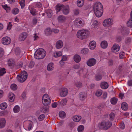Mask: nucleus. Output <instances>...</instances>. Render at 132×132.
Here are the masks:
<instances>
[{
    "instance_id": "obj_46",
    "label": "nucleus",
    "mask_w": 132,
    "mask_h": 132,
    "mask_svg": "<svg viewBox=\"0 0 132 132\" xmlns=\"http://www.w3.org/2000/svg\"><path fill=\"white\" fill-rule=\"evenodd\" d=\"M19 3L22 8H23L25 5V0H21L19 2Z\"/></svg>"
},
{
    "instance_id": "obj_54",
    "label": "nucleus",
    "mask_w": 132,
    "mask_h": 132,
    "mask_svg": "<svg viewBox=\"0 0 132 132\" xmlns=\"http://www.w3.org/2000/svg\"><path fill=\"white\" fill-rule=\"evenodd\" d=\"M31 13L33 15H35L36 14V11L35 9H32L30 10Z\"/></svg>"
},
{
    "instance_id": "obj_42",
    "label": "nucleus",
    "mask_w": 132,
    "mask_h": 132,
    "mask_svg": "<svg viewBox=\"0 0 132 132\" xmlns=\"http://www.w3.org/2000/svg\"><path fill=\"white\" fill-rule=\"evenodd\" d=\"M89 50L87 48H84L81 51V53H82L86 54L88 51Z\"/></svg>"
},
{
    "instance_id": "obj_49",
    "label": "nucleus",
    "mask_w": 132,
    "mask_h": 132,
    "mask_svg": "<svg viewBox=\"0 0 132 132\" xmlns=\"http://www.w3.org/2000/svg\"><path fill=\"white\" fill-rule=\"evenodd\" d=\"M109 117L110 120H113L114 119L115 117V114L113 113H110L109 115Z\"/></svg>"
},
{
    "instance_id": "obj_33",
    "label": "nucleus",
    "mask_w": 132,
    "mask_h": 132,
    "mask_svg": "<svg viewBox=\"0 0 132 132\" xmlns=\"http://www.w3.org/2000/svg\"><path fill=\"white\" fill-rule=\"evenodd\" d=\"M45 12L49 18H51L52 15V11L51 10H46Z\"/></svg>"
},
{
    "instance_id": "obj_63",
    "label": "nucleus",
    "mask_w": 132,
    "mask_h": 132,
    "mask_svg": "<svg viewBox=\"0 0 132 132\" xmlns=\"http://www.w3.org/2000/svg\"><path fill=\"white\" fill-rule=\"evenodd\" d=\"M67 56L63 55L62 57V58L61 60L65 61L67 60Z\"/></svg>"
},
{
    "instance_id": "obj_34",
    "label": "nucleus",
    "mask_w": 132,
    "mask_h": 132,
    "mask_svg": "<svg viewBox=\"0 0 132 132\" xmlns=\"http://www.w3.org/2000/svg\"><path fill=\"white\" fill-rule=\"evenodd\" d=\"M20 108L18 105H15L13 109V111L14 113H16L20 111Z\"/></svg>"
},
{
    "instance_id": "obj_19",
    "label": "nucleus",
    "mask_w": 132,
    "mask_h": 132,
    "mask_svg": "<svg viewBox=\"0 0 132 132\" xmlns=\"http://www.w3.org/2000/svg\"><path fill=\"white\" fill-rule=\"evenodd\" d=\"M63 12L64 14H67L69 12V6L67 5L65 6H63V7L62 9Z\"/></svg>"
},
{
    "instance_id": "obj_44",
    "label": "nucleus",
    "mask_w": 132,
    "mask_h": 132,
    "mask_svg": "<svg viewBox=\"0 0 132 132\" xmlns=\"http://www.w3.org/2000/svg\"><path fill=\"white\" fill-rule=\"evenodd\" d=\"M11 88L13 90H15L17 89V86L16 84H12L11 85Z\"/></svg>"
},
{
    "instance_id": "obj_8",
    "label": "nucleus",
    "mask_w": 132,
    "mask_h": 132,
    "mask_svg": "<svg viewBox=\"0 0 132 132\" xmlns=\"http://www.w3.org/2000/svg\"><path fill=\"white\" fill-rule=\"evenodd\" d=\"M103 25L105 27H111L113 24V20L110 18L105 19L103 22Z\"/></svg>"
},
{
    "instance_id": "obj_15",
    "label": "nucleus",
    "mask_w": 132,
    "mask_h": 132,
    "mask_svg": "<svg viewBox=\"0 0 132 132\" xmlns=\"http://www.w3.org/2000/svg\"><path fill=\"white\" fill-rule=\"evenodd\" d=\"M63 45V43L62 40H59L57 41L55 44V47L57 49L62 48Z\"/></svg>"
},
{
    "instance_id": "obj_10",
    "label": "nucleus",
    "mask_w": 132,
    "mask_h": 132,
    "mask_svg": "<svg viewBox=\"0 0 132 132\" xmlns=\"http://www.w3.org/2000/svg\"><path fill=\"white\" fill-rule=\"evenodd\" d=\"M11 39L9 37L6 36L3 37L2 39V43L4 45H7L11 42Z\"/></svg>"
},
{
    "instance_id": "obj_36",
    "label": "nucleus",
    "mask_w": 132,
    "mask_h": 132,
    "mask_svg": "<svg viewBox=\"0 0 132 132\" xmlns=\"http://www.w3.org/2000/svg\"><path fill=\"white\" fill-rule=\"evenodd\" d=\"M6 10L7 12H10L11 9L9 6H8L7 5L5 4L4 5L2 6Z\"/></svg>"
},
{
    "instance_id": "obj_48",
    "label": "nucleus",
    "mask_w": 132,
    "mask_h": 132,
    "mask_svg": "<svg viewBox=\"0 0 132 132\" xmlns=\"http://www.w3.org/2000/svg\"><path fill=\"white\" fill-rule=\"evenodd\" d=\"M86 94L85 93H80L79 94V96H80V98L81 100H83V98H84V97L86 96Z\"/></svg>"
},
{
    "instance_id": "obj_22",
    "label": "nucleus",
    "mask_w": 132,
    "mask_h": 132,
    "mask_svg": "<svg viewBox=\"0 0 132 132\" xmlns=\"http://www.w3.org/2000/svg\"><path fill=\"white\" fill-rule=\"evenodd\" d=\"M108 43L105 40L102 41L100 45L101 47L103 49L106 48L108 46Z\"/></svg>"
},
{
    "instance_id": "obj_1",
    "label": "nucleus",
    "mask_w": 132,
    "mask_h": 132,
    "mask_svg": "<svg viewBox=\"0 0 132 132\" xmlns=\"http://www.w3.org/2000/svg\"><path fill=\"white\" fill-rule=\"evenodd\" d=\"M94 13L97 17H100L102 15L103 13V8L102 5L100 2L95 3L93 6Z\"/></svg>"
},
{
    "instance_id": "obj_58",
    "label": "nucleus",
    "mask_w": 132,
    "mask_h": 132,
    "mask_svg": "<svg viewBox=\"0 0 132 132\" xmlns=\"http://www.w3.org/2000/svg\"><path fill=\"white\" fill-rule=\"evenodd\" d=\"M125 126L124 123H122L120 124V128L121 129H123L125 128Z\"/></svg>"
},
{
    "instance_id": "obj_26",
    "label": "nucleus",
    "mask_w": 132,
    "mask_h": 132,
    "mask_svg": "<svg viewBox=\"0 0 132 132\" xmlns=\"http://www.w3.org/2000/svg\"><path fill=\"white\" fill-rule=\"evenodd\" d=\"M54 68V64L51 62L48 64L47 67V70L49 71L53 70Z\"/></svg>"
},
{
    "instance_id": "obj_2",
    "label": "nucleus",
    "mask_w": 132,
    "mask_h": 132,
    "mask_svg": "<svg viewBox=\"0 0 132 132\" xmlns=\"http://www.w3.org/2000/svg\"><path fill=\"white\" fill-rule=\"evenodd\" d=\"M90 31L87 29H83L79 30L76 34L77 37L79 39L83 40L88 38L89 36Z\"/></svg>"
},
{
    "instance_id": "obj_30",
    "label": "nucleus",
    "mask_w": 132,
    "mask_h": 132,
    "mask_svg": "<svg viewBox=\"0 0 132 132\" xmlns=\"http://www.w3.org/2000/svg\"><path fill=\"white\" fill-rule=\"evenodd\" d=\"M84 0H78L77 2V5L79 7H82L84 4Z\"/></svg>"
},
{
    "instance_id": "obj_35",
    "label": "nucleus",
    "mask_w": 132,
    "mask_h": 132,
    "mask_svg": "<svg viewBox=\"0 0 132 132\" xmlns=\"http://www.w3.org/2000/svg\"><path fill=\"white\" fill-rule=\"evenodd\" d=\"M59 115L61 118H63L65 117L66 114L64 111H60L59 113Z\"/></svg>"
},
{
    "instance_id": "obj_39",
    "label": "nucleus",
    "mask_w": 132,
    "mask_h": 132,
    "mask_svg": "<svg viewBox=\"0 0 132 132\" xmlns=\"http://www.w3.org/2000/svg\"><path fill=\"white\" fill-rule=\"evenodd\" d=\"M63 6L60 4L57 5L56 7V10L57 12L61 10L62 9Z\"/></svg>"
},
{
    "instance_id": "obj_9",
    "label": "nucleus",
    "mask_w": 132,
    "mask_h": 132,
    "mask_svg": "<svg viewBox=\"0 0 132 132\" xmlns=\"http://www.w3.org/2000/svg\"><path fill=\"white\" fill-rule=\"evenodd\" d=\"M23 125L26 129L28 130H31L33 126L32 122L29 120H27L24 121Z\"/></svg>"
},
{
    "instance_id": "obj_25",
    "label": "nucleus",
    "mask_w": 132,
    "mask_h": 132,
    "mask_svg": "<svg viewBox=\"0 0 132 132\" xmlns=\"http://www.w3.org/2000/svg\"><path fill=\"white\" fill-rule=\"evenodd\" d=\"M15 54L18 58L21 57L22 54L21 53L20 50L19 48H16L15 50Z\"/></svg>"
},
{
    "instance_id": "obj_47",
    "label": "nucleus",
    "mask_w": 132,
    "mask_h": 132,
    "mask_svg": "<svg viewBox=\"0 0 132 132\" xmlns=\"http://www.w3.org/2000/svg\"><path fill=\"white\" fill-rule=\"evenodd\" d=\"M102 78V76L99 74L96 75L95 77V78L97 80H101Z\"/></svg>"
},
{
    "instance_id": "obj_60",
    "label": "nucleus",
    "mask_w": 132,
    "mask_h": 132,
    "mask_svg": "<svg viewBox=\"0 0 132 132\" xmlns=\"http://www.w3.org/2000/svg\"><path fill=\"white\" fill-rule=\"evenodd\" d=\"M124 53L123 52H120L119 54V57L120 59H122L124 56Z\"/></svg>"
},
{
    "instance_id": "obj_56",
    "label": "nucleus",
    "mask_w": 132,
    "mask_h": 132,
    "mask_svg": "<svg viewBox=\"0 0 132 132\" xmlns=\"http://www.w3.org/2000/svg\"><path fill=\"white\" fill-rule=\"evenodd\" d=\"M34 63L33 61L31 62L29 64V67L30 68H32L34 66Z\"/></svg>"
},
{
    "instance_id": "obj_4",
    "label": "nucleus",
    "mask_w": 132,
    "mask_h": 132,
    "mask_svg": "<svg viewBox=\"0 0 132 132\" xmlns=\"http://www.w3.org/2000/svg\"><path fill=\"white\" fill-rule=\"evenodd\" d=\"M112 125V123L111 122L108 121L106 122L105 121H103L99 123L98 126L100 129L107 130L110 128Z\"/></svg>"
},
{
    "instance_id": "obj_50",
    "label": "nucleus",
    "mask_w": 132,
    "mask_h": 132,
    "mask_svg": "<svg viewBox=\"0 0 132 132\" xmlns=\"http://www.w3.org/2000/svg\"><path fill=\"white\" fill-rule=\"evenodd\" d=\"M75 86L78 87H80L82 86V84L80 82H77L75 84Z\"/></svg>"
},
{
    "instance_id": "obj_13",
    "label": "nucleus",
    "mask_w": 132,
    "mask_h": 132,
    "mask_svg": "<svg viewBox=\"0 0 132 132\" xmlns=\"http://www.w3.org/2000/svg\"><path fill=\"white\" fill-rule=\"evenodd\" d=\"M27 36V34L26 32H23L21 33L19 35V40L21 41H23L26 39Z\"/></svg>"
},
{
    "instance_id": "obj_12",
    "label": "nucleus",
    "mask_w": 132,
    "mask_h": 132,
    "mask_svg": "<svg viewBox=\"0 0 132 132\" xmlns=\"http://www.w3.org/2000/svg\"><path fill=\"white\" fill-rule=\"evenodd\" d=\"M96 46V43L95 40H92L89 42L88 47L91 50H93L95 48Z\"/></svg>"
},
{
    "instance_id": "obj_3",
    "label": "nucleus",
    "mask_w": 132,
    "mask_h": 132,
    "mask_svg": "<svg viewBox=\"0 0 132 132\" xmlns=\"http://www.w3.org/2000/svg\"><path fill=\"white\" fill-rule=\"evenodd\" d=\"M46 54V52L43 49L40 48L38 49L35 52L34 57L37 59H42L45 56Z\"/></svg>"
},
{
    "instance_id": "obj_61",
    "label": "nucleus",
    "mask_w": 132,
    "mask_h": 132,
    "mask_svg": "<svg viewBox=\"0 0 132 132\" xmlns=\"http://www.w3.org/2000/svg\"><path fill=\"white\" fill-rule=\"evenodd\" d=\"M4 51L3 49L0 48V57L2 56L4 54Z\"/></svg>"
},
{
    "instance_id": "obj_16",
    "label": "nucleus",
    "mask_w": 132,
    "mask_h": 132,
    "mask_svg": "<svg viewBox=\"0 0 132 132\" xmlns=\"http://www.w3.org/2000/svg\"><path fill=\"white\" fill-rule=\"evenodd\" d=\"M120 49V47L119 45L117 44H115L113 45L111 50L113 52L116 53L119 51Z\"/></svg>"
},
{
    "instance_id": "obj_18",
    "label": "nucleus",
    "mask_w": 132,
    "mask_h": 132,
    "mask_svg": "<svg viewBox=\"0 0 132 132\" xmlns=\"http://www.w3.org/2000/svg\"><path fill=\"white\" fill-rule=\"evenodd\" d=\"M6 123V120L4 118H0V128H4L5 125Z\"/></svg>"
},
{
    "instance_id": "obj_53",
    "label": "nucleus",
    "mask_w": 132,
    "mask_h": 132,
    "mask_svg": "<svg viewBox=\"0 0 132 132\" xmlns=\"http://www.w3.org/2000/svg\"><path fill=\"white\" fill-rule=\"evenodd\" d=\"M12 24L11 22H9L7 24V29L8 30H10L12 27Z\"/></svg>"
},
{
    "instance_id": "obj_55",
    "label": "nucleus",
    "mask_w": 132,
    "mask_h": 132,
    "mask_svg": "<svg viewBox=\"0 0 132 132\" xmlns=\"http://www.w3.org/2000/svg\"><path fill=\"white\" fill-rule=\"evenodd\" d=\"M7 114V112L6 111H2L0 112V116H4Z\"/></svg>"
},
{
    "instance_id": "obj_41",
    "label": "nucleus",
    "mask_w": 132,
    "mask_h": 132,
    "mask_svg": "<svg viewBox=\"0 0 132 132\" xmlns=\"http://www.w3.org/2000/svg\"><path fill=\"white\" fill-rule=\"evenodd\" d=\"M19 12V9L17 8L13 9L12 11V12L14 14L16 15L18 14Z\"/></svg>"
},
{
    "instance_id": "obj_43",
    "label": "nucleus",
    "mask_w": 132,
    "mask_h": 132,
    "mask_svg": "<svg viewBox=\"0 0 132 132\" xmlns=\"http://www.w3.org/2000/svg\"><path fill=\"white\" fill-rule=\"evenodd\" d=\"M127 26L129 27H132V20L131 19L127 22Z\"/></svg>"
},
{
    "instance_id": "obj_14",
    "label": "nucleus",
    "mask_w": 132,
    "mask_h": 132,
    "mask_svg": "<svg viewBox=\"0 0 132 132\" xmlns=\"http://www.w3.org/2000/svg\"><path fill=\"white\" fill-rule=\"evenodd\" d=\"M68 92V91L67 88H63L61 89L60 95L61 97H64L67 95Z\"/></svg>"
},
{
    "instance_id": "obj_37",
    "label": "nucleus",
    "mask_w": 132,
    "mask_h": 132,
    "mask_svg": "<svg viewBox=\"0 0 132 132\" xmlns=\"http://www.w3.org/2000/svg\"><path fill=\"white\" fill-rule=\"evenodd\" d=\"M118 101V99L115 97H113L111 99V103L113 105H114L116 104Z\"/></svg>"
},
{
    "instance_id": "obj_57",
    "label": "nucleus",
    "mask_w": 132,
    "mask_h": 132,
    "mask_svg": "<svg viewBox=\"0 0 132 132\" xmlns=\"http://www.w3.org/2000/svg\"><path fill=\"white\" fill-rule=\"evenodd\" d=\"M74 14L76 15H78L79 13V10L78 9H75L74 12Z\"/></svg>"
},
{
    "instance_id": "obj_7",
    "label": "nucleus",
    "mask_w": 132,
    "mask_h": 132,
    "mask_svg": "<svg viewBox=\"0 0 132 132\" xmlns=\"http://www.w3.org/2000/svg\"><path fill=\"white\" fill-rule=\"evenodd\" d=\"M51 102V100L48 96L46 94H44L42 98V103L45 105H49Z\"/></svg>"
},
{
    "instance_id": "obj_32",
    "label": "nucleus",
    "mask_w": 132,
    "mask_h": 132,
    "mask_svg": "<svg viewBox=\"0 0 132 132\" xmlns=\"http://www.w3.org/2000/svg\"><path fill=\"white\" fill-rule=\"evenodd\" d=\"M121 107L123 110H126L128 109V106L127 104L125 102H123L121 104Z\"/></svg>"
},
{
    "instance_id": "obj_29",
    "label": "nucleus",
    "mask_w": 132,
    "mask_h": 132,
    "mask_svg": "<svg viewBox=\"0 0 132 132\" xmlns=\"http://www.w3.org/2000/svg\"><path fill=\"white\" fill-rule=\"evenodd\" d=\"M98 25V22L96 20L94 21L91 26L92 28H97Z\"/></svg>"
},
{
    "instance_id": "obj_23",
    "label": "nucleus",
    "mask_w": 132,
    "mask_h": 132,
    "mask_svg": "<svg viewBox=\"0 0 132 132\" xmlns=\"http://www.w3.org/2000/svg\"><path fill=\"white\" fill-rule=\"evenodd\" d=\"M81 119V117L80 116L75 115L73 117V121L76 122H79Z\"/></svg>"
},
{
    "instance_id": "obj_20",
    "label": "nucleus",
    "mask_w": 132,
    "mask_h": 132,
    "mask_svg": "<svg viewBox=\"0 0 132 132\" xmlns=\"http://www.w3.org/2000/svg\"><path fill=\"white\" fill-rule=\"evenodd\" d=\"M8 98L9 101L11 102H13L15 98V96L13 93H10L9 94Z\"/></svg>"
},
{
    "instance_id": "obj_38",
    "label": "nucleus",
    "mask_w": 132,
    "mask_h": 132,
    "mask_svg": "<svg viewBox=\"0 0 132 132\" xmlns=\"http://www.w3.org/2000/svg\"><path fill=\"white\" fill-rule=\"evenodd\" d=\"M44 32L45 34L48 35L51 34L52 30L50 28H48L45 30Z\"/></svg>"
},
{
    "instance_id": "obj_40",
    "label": "nucleus",
    "mask_w": 132,
    "mask_h": 132,
    "mask_svg": "<svg viewBox=\"0 0 132 132\" xmlns=\"http://www.w3.org/2000/svg\"><path fill=\"white\" fill-rule=\"evenodd\" d=\"M102 91L101 90H98L96 91L95 95L97 96H100L102 94Z\"/></svg>"
},
{
    "instance_id": "obj_31",
    "label": "nucleus",
    "mask_w": 132,
    "mask_h": 132,
    "mask_svg": "<svg viewBox=\"0 0 132 132\" xmlns=\"http://www.w3.org/2000/svg\"><path fill=\"white\" fill-rule=\"evenodd\" d=\"M84 126L82 125H79L77 128L78 132H83L84 129Z\"/></svg>"
},
{
    "instance_id": "obj_11",
    "label": "nucleus",
    "mask_w": 132,
    "mask_h": 132,
    "mask_svg": "<svg viewBox=\"0 0 132 132\" xmlns=\"http://www.w3.org/2000/svg\"><path fill=\"white\" fill-rule=\"evenodd\" d=\"M96 62V60L94 58H92L89 59L87 62V65L90 67L94 65Z\"/></svg>"
},
{
    "instance_id": "obj_24",
    "label": "nucleus",
    "mask_w": 132,
    "mask_h": 132,
    "mask_svg": "<svg viewBox=\"0 0 132 132\" xmlns=\"http://www.w3.org/2000/svg\"><path fill=\"white\" fill-rule=\"evenodd\" d=\"M101 86L102 89H105L108 88L109 87V85L107 82H103L101 83Z\"/></svg>"
},
{
    "instance_id": "obj_27",
    "label": "nucleus",
    "mask_w": 132,
    "mask_h": 132,
    "mask_svg": "<svg viewBox=\"0 0 132 132\" xmlns=\"http://www.w3.org/2000/svg\"><path fill=\"white\" fill-rule=\"evenodd\" d=\"M65 18L63 15H60L57 18L58 21L59 22H63L65 21Z\"/></svg>"
},
{
    "instance_id": "obj_64",
    "label": "nucleus",
    "mask_w": 132,
    "mask_h": 132,
    "mask_svg": "<svg viewBox=\"0 0 132 132\" xmlns=\"http://www.w3.org/2000/svg\"><path fill=\"white\" fill-rule=\"evenodd\" d=\"M80 66L78 64L75 65L73 66V68L75 69H78L79 68Z\"/></svg>"
},
{
    "instance_id": "obj_21",
    "label": "nucleus",
    "mask_w": 132,
    "mask_h": 132,
    "mask_svg": "<svg viewBox=\"0 0 132 132\" xmlns=\"http://www.w3.org/2000/svg\"><path fill=\"white\" fill-rule=\"evenodd\" d=\"M73 59L76 62L78 63L80 62V61L81 58L79 55L76 54L74 56Z\"/></svg>"
},
{
    "instance_id": "obj_28",
    "label": "nucleus",
    "mask_w": 132,
    "mask_h": 132,
    "mask_svg": "<svg viewBox=\"0 0 132 132\" xmlns=\"http://www.w3.org/2000/svg\"><path fill=\"white\" fill-rule=\"evenodd\" d=\"M7 107V104L6 102H3L0 104V109L2 110H4Z\"/></svg>"
},
{
    "instance_id": "obj_6",
    "label": "nucleus",
    "mask_w": 132,
    "mask_h": 132,
    "mask_svg": "<svg viewBox=\"0 0 132 132\" xmlns=\"http://www.w3.org/2000/svg\"><path fill=\"white\" fill-rule=\"evenodd\" d=\"M74 25L78 27H83L85 24L84 21L79 18H76L73 21Z\"/></svg>"
},
{
    "instance_id": "obj_62",
    "label": "nucleus",
    "mask_w": 132,
    "mask_h": 132,
    "mask_svg": "<svg viewBox=\"0 0 132 132\" xmlns=\"http://www.w3.org/2000/svg\"><path fill=\"white\" fill-rule=\"evenodd\" d=\"M30 120H31L30 121H31L33 123V122H36V119L35 118L31 117L30 118Z\"/></svg>"
},
{
    "instance_id": "obj_51",
    "label": "nucleus",
    "mask_w": 132,
    "mask_h": 132,
    "mask_svg": "<svg viewBox=\"0 0 132 132\" xmlns=\"http://www.w3.org/2000/svg\"><path fill=\"white\" fill-rule=\"evenodd\" d=\"M67 102V100L66 99H64L62 100L61 102V104L62 105H65Z\"/></svg>"
},
{
    "instance_id": "obj_52",
    "label": "nucleus",
    "mask_w": 132,
    "mask_h": 132,
    "mask_svg": "<svg viewBox=\"0 0 132 132\" xmlns=\"http://www.w3.org/2000/svg\"><path fill=\"white\" fill-rule=\"evenodd\" d=\"M45 115L42 114L39 116L38 118V119L39 120L41 121L43 120L45 118Z\"/></svg>"
},
{
    "instance_id": "obj_45",
    "label": "nucleus",
    "mask_w": 132,
    "mask_h": 132,
    "mask_svg": "<svg viewBox=\"0 0 132 132\" xmlns=\"http://www.w3.org/2000/svg\"><path fill=\"white\" fill-rule=\"evenodd\" d=\"M6 73L5 69L3 68L0 69V76H3Z\"/></svg>"
},
{
    "instance_id": "obj_5",
    "label": "nucleus",
    "mask_w": 132,
    "mask_h": 132,
    "mask_svg": "<svg viewBox=\"0 0 132 132\" xmlns=\"http://www.w3.org/2000/svg\"><path fill=\"white\" fill-rule=\"evenodd\" d=\"M27 77V73L24 71H23L20 74L17 75V79L18 81L22 82L25 81Z\"/></svg>"
},
{
    "instance_id": "obj_59",
    "label": "nucleus",
    "mask_w": 132,
    "mask_h": 132,
    "mask_svg": "<svg viewBox=\"0 0 132 132\" xmlns=\"http://www.w3.org/2000/svg\"><path fill=\"white\" fill-rule=\"evenodd\" d=\"M21 97L23 99H25L26 98V93L24 92L21 95Z\"/></svg>"
},
{
    "instance_id": "obj_17",
    "label": "nucleus",
    "mask_w": 132,
    "mask_h": 132,
    "mask_svg": "<svg viewBox=\"0 0 132 132\" xmlns=\"http://www.w3.org/2000/svg\"><path fill=\"white\" fill-rule=\"evenodd\" d=\"M62 52L60 51H56L54 52L52 54L53 57L57 58L62 55Z\"/></svg>"
}]
</instances>
